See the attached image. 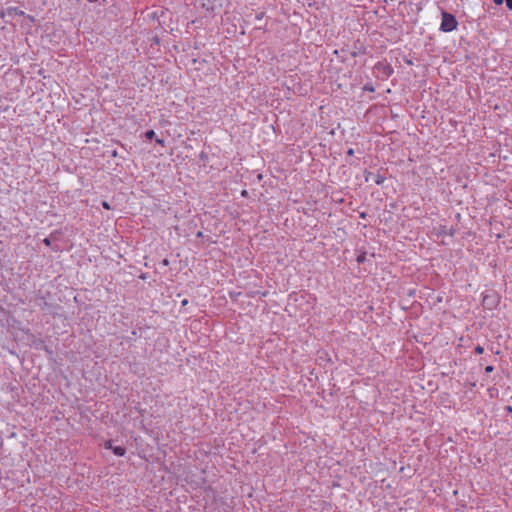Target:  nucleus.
<instances>
[{
  "instance_id": "13",
  "label": "nucleus",
  "mask_w": 512,
  "mask_h": 512,
  "mask_svg": "<svg viewBox=\"0 0 512 512\" xmlns=\"http://www.w3.org/2000/svg\"><path fill=\"white\" fill-rule=\"evenodd\" d=\"M493 2L496 4V5H501L503 3V0H493Z\"/></svg>"
},
{
  "instance_id": "5",
  "label": "nucleus",
  "mask_w": 512,
  "mask_h": 512,
  "mask_svg": "<svg viewBox=\"0 0 512 512\" xmlns=\"http://www.w3.org/2000/svg\"><path fill=\"white\" fill-rule=\"evenodd\" d=\"M145 137L149 140H152L154 137H155V132L154 130H148L146 133H145Z\"/></svg>"
},
{
  "instance_id": "11",
  "label": "nucleus",
  "mask_w": 512,
  "mask_h": 512,
  "mask_svg": "<svg viewBox=\"0 0 512 512\" xmlns=\"http://www.w3.org/2000/svg\"><path fill=\"white\" fill-rule=\"evenodd\" d=\"M105 448H107V449H112V448H114V447L112 446V444H111V441H108V442H106V443H105Z\"/></svg>"
},
{
  "instance_id": "16",
  "label": "nucleus",
  "mask_w": 512,
  "mask_h": 512,
  "mask_svg": "<svg viewBox=\"0 0 512 512\" xmlns=\"http://www.w3.org/2000/svg\"><path fill=\"white\" fill-rule=\"evenodd\" d=\"M508 411H512V408L510 406L507 407Z\"/></svg>"
},
{
  "instance_id": "2",
  "label": "nucleus",
  "mask_w": 512,
  "mask_h": 512,
  "mask_svg": "<svg viewBox=\"0 0 512 512\" xmlns=\"http://www.w3.org/2000/svg\"><path fill=\"white\" fill-rule=\"evenodd\" d=\"M112 450L116 456H124L126 453V449L122 446H116V447L112 448Z\"/></svg>"
},
{
  "instance_id": "4",
  "label": "nucleus",
  "mask_w": 512,
  "mask_h": 512,
  "mask_svg": "<svg viewBox=\"0 0 512 512\" xmlns=\"http://www.w3.org/2000/svg\"><path fill=\"white\" fill-rule=\"evenodd\" d=\"M385 181V177L381 174H377L375 175L374 177V182L377 184V185H381L383 184V182Z\"/></svg>"
},
{
  "instance_id": "7",
  "label": "nucleus",
  "mask_w": 512,
  "mask_h": 512,
  "mask_svg": "<svg viewBox=\"0 0 512 512\" xmlns=\"http://www.w3.org/2000/svg\"><path fill=\"white\" fill-rule=\"evenodd\" d=\"M506 6L509 10H512V0H505Z\"/></svg>"
},
{
  "instance_id": "10",
  "label": "nucleus",
  "mask_w": 512,
  "mask_h": 512,
  "mask_svg": "<svg viewBox=\"0 0 512 512\" xmlns=\"http://www.w3.org/2000/svg\"><path fill=\"white\" fill-rule=\"evenodd\" d=\"M493 370H494V367H493V366H487V367L485 368V372H486V373H490V372H492Z\"/></svg>"
},
{
  "instance_id": "12",
  "label": "nucleus",
  "mask_w": 512,
  "mask_h": 512,
  "mask_svg": "<svg viewBox=\"0 0 512 512\" xmlns=\"http://www.w3.org/2000/svg\"><path fill=\"white\" fill-rule=\"evenodd\" d=\"M156 142L162 146H164V140L163 139H156Z\"/></svg>"
},
{
  "instance_id": "9",
  "label": "nucleus",
  "mask_w": 512,
  "mask_h": 512,
  "mask_svg": "<svg viewBox=\"0 0 512 512\" xmlns=\"http://www.w3.org/2000/svg\"><path fill=\"white\" fill-rule=\"evenodd\" d=\"M43 243H44L46 246H51V240H50V238H45V239L43 240Z\"/></svg>"
},
{
  "instance_id": "6",
  "label": "nucleus",
  "mask_w": 512,
  "mask_h": 512,
  "mask_svg": "<svg viewBox=\"0 0 512 512\" xmlns=\"http://www.w3.org/2000/svg\"><path fill=\"white\" fill-rule=\"evenodd\" d=\"M483 352H484V348H483L482 346L477 345V346L475 347V353H476V354H482Z\"/></svg>"
},
{
  "instance_id": "1",
  "label": "nucleus",
  "mask_w": 512,
  "mask_h": 512,
  "mask_svg": "<svg viewBox=\"0 0 512 512\" xmlns=\"http://www.w3.org/2000/svg\"><path fill=\"white\" fill-rule=\"evenodd\" d=\"M441 24L440 30L443 32H452L458 26V21L455 16L447 11H442L441 13Z\"/></svg>"
},
{
  "instance_id": "14",
  "label": "nucleus",
  "mask_w": 512,
  "mask_h": 512,
  "mask_svg": "<svg viewBox=\"0 0 512 512\" xmlns=\"http://www.w3.org/2000/svg\"><path fill=\"white\" fill-rule=\"evenodd\" d=\"M348 154H349V155H353V154H354V150H353V149H349V150H348Z\"/></svg>"
},
{
  "instance_id": "8",
  "label": "nucleus",
  "mask_w": 512,
  "mask_h": 512,
  "mask_svg": "<svg viewBox=\"0 0 512 512\" xmlns=\"http://www.w3.org/2000/svg\"><path fill=\"white\" fill-rule=\"evenodd\" d=\"M102 206H103V208H105V209H107V210H109V209H110V205H109V203H108L107 201H103V202H102Z\"/></svg>"
},
{
  "instance_id": "15",
  "label": "nucleus",
  "mask_w": 512,
  "mask_h": 512,
  "mask_svg": "<svg viewBox=\"0 0 512 512\" xmlns=\"http://www.w3.org/2000/svg\"><path fill=\"white\" fill-rule=\"evenodd\" d=\"M187 303H188V300H187V299H184V300L182 301V305H186Z\"/></svg>"
},
{
  "instance_id": "3",
  "label": "nucleus",
  "mask_w": 512,
  "mask_h": 512,
  "mask_svg": "<svg viewBox=\"0 0 512 512\" xmlns=\"http://www.w3.org/2000/svg\"><path fill=\"white\" fill-rule=\"evenodd\" d=\"M454 234V230L447 229L445 226L440 227L439 235H449L452 236Z\"/></svg>"
}]
</instances>
